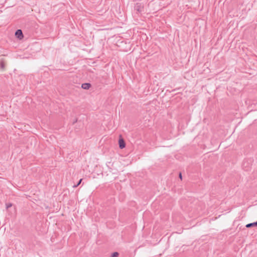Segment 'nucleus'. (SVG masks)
Masks as SVG:
<instances>
[{
	"instance_id": "f257e3e1",
	"label": "nucleus",
	"mask_w": 257,
	"mask_h": 257,
	"mask_svg": "<svg viewBox=\"0 0 257 257\" xmlns=\"http://www.w3.org/2000/svg\"><path fill=\"white\" fill-rule=\"evenodd\" d=\"M134 9L138 13H142L144 10V6L142 4L140 3H137L135 4L134 7Z\"/></svg>"
},
{
	"instance_id": "f03ea898",
	"label": "nucleus",
	"mask_w": 257,
	"mask_h": 257,
	"mask_svg": "<svg viewBox=\"0 0 257 257\" xmlns=\"http://www.w3.org/2000/svg\"><path fill=\"white\" fill-rule=\"evenodd\" d=\"M15 36L17 38L19 39H22L24 37V35L22 32V31L20 29L17 30L15 32Z\"/></svg>"
},
{
	"instance_id": "7ed1b4c3",
	"label": "nucleus",
	"mask_w": 257,
	"mask_h": 257,
	"mask_svg": "<svg viewBox=\"0 0 257 257\" xmlns=\"http://www.w3.org/2000/svg\"><path fill=\"white\" fill-rule=\"evenodd\" d=\"M90 87L91 84L89 83H84L81 85V88L85 90L89 89Z\"/></svg>"
},
{
	"instance_id": "20e7f679",
	"label": "nucleus",
	"mask_w": 257,
	"mask_h": 257,
	"mask_svg": "<svg viewBox=\"0 0 257 257\" xmlns=\"http://www.w3.org/2000/svg\"><path fill=\"white\" fill-rule=\"evenodd\" d=\"M125 144L122 139L119 140V147L120 149H123L125 147Z\"/></svg>"
},
{
	"instance_id": "39448f33",
	"label": "nucleus",
	"mask_w": 257,
	"mask_h": 257,
	"mask_svg": "<svg viewBox=\"0 0 257 257\" xmlns=\"http://www.w3.org/2000/svg\"><path fill=\"white\" fill-rule=\"evenodd\" d=\"M255 226H257V221L254 222L248 223L246 225V227L247 228Z\"/></svg>"
},
{
	"instance_id": "423d86ee",
	"label": "nucleus",
	"mask_w": 257,
	"mask_h": 257,
	"mask_svg": "<svg viewBox=\"0 0 257 257\" xmlns=\"http://www.w3.org/2000/svg\"><path fill=\"white\" fill-rule=\"evenodd\" d=\"M82 181V179H80L79 180V181L78 182V183H77L76 185H74L73 186V187H74V188H76V187H78V186L81 184V183Z\"/></svg>"
},
{
	"instance_id": "0eeeda50",
	"label": "nucleus",
	"mask_w": 257,
	"mask_h": 257,
	"mask_svg": "<svg viewBox=\"0 0 257 257\" xmlns=\"http://www.w3.org/2000/svg\"><path fill=\"white\" fill-rule=\"evenodd\" d=\"M118 255V253L117 252H114L111 254V257H117Z\"/></svg>"
},
{
	"instance_id": "6e6552de",
	"label": "nucleus",
	"mask_w": 257,
	"mask_h": 257,
	"mask_svg": "<svg viewBox=\"0 0 257 257\" xmlns=\"http://www.w3.org/2000/svg\"><path fill=\"white\" fill-rule=\"evenodd\" d=\"M12 203H7L6 204V208L7 209H8L10 207H12Z\"/></svg>"
},
{
	"instance_id": "1a4fd4ad",
	"label": "nucleus",
	"mask_w": 257,
	"mask_h": 257,
	"mask_svg": "<svg viewBox=\"0 0 257 257\" xmlns=\"http://www.w3.org/2000/svg\"><path fill=\"white\" fill-rule=\"evenodd\" d=\"M0 66L1 68H4L5 67L4 63L2 61L0 62Z\"/></svg>"
},
{
	"instance_id": "9d476101",
	"label": "nucleus",
	"mask_w": 257,
	"mask_h": 257,
	"mask_svg": "<svg viewBox=\"0 0 257 257\" xmlns=\"http://www.w3.org/2000/svg\"><path fill=\"white\" fill-rule=\"evenodd\" d=\"M179 178H180L181 179H182V174H181V173H180V174H179Z\"/></svg>"
}]
</instances>
